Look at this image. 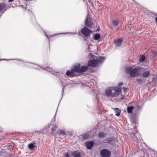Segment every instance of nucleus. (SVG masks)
Wrapping results in <instances>:
<instances>
[{
  "label": "nucleus",
  "mask_w": 157,
  "mask_h": 157,
  "mask_svg": "<svg viewBox=\"0 0 157 157\" xmlns=\"http://www.w3.org/2000/svg\"><path fill=\"white\" fill-rule=\"evenodd\" d=\"M120 89L117 87H115L112 88H108L105 91L106 95L108 97H117L119 95Z\"/></svg>",
  "instance_id": "1"
},
{
  "label": "nucleus",
  "mask_w": 157,
  "mask_h": 157,
  "mask_svg": "<svg viewBox=\"0 0 157 157\" xmlns=\"http://www.w3.org/2000/svg\"><path fill=\"white\" fill-rule=\"evenodd\" d=\"M140 136V135L137 131H136L135 132H133L130 134V137L131 139L133 141L138 143V138Z\"/></svg>",
  "instance_id": "2"
},
{
  "label": "nucleus",
  "mask_w": 157,
  "mask_h": 157,
  "mask_svg": "<svg viewBox=\"0 0 157 157\" xmlns=\"http://www.w3.org/2000/svg\"><path fill=\"white\" fill-rule=\"evenodd\" d=\"M111 154L110 151L107 149H103L100 151V155L102 157H109Z\"/></svg>",
  "instance_id": "3"
},
{
  "label": "nucleus",
  "mask_w": 157,
  "mask_h": 157,
  "mask_svg": "<svg viewBox=\"0 0 157 157\" xmlns=\"http://www.w3.org/2000/svg\"><path fill=\"white\" fill-rule=\"evenodd\" d=\"M81 32L86 37L89 36L92 33V31L86 27L82 29Z\"/></svg>",
  "instance_id": "4"
},
{
  "label": "nucleus",
  "mask_w": 157,
  "mask_h": 157,
  "mask_svg": "<svg viewBox=\"0 0 157 157\" xmlns=\"http://www.w3.org/2000/svg\"><path fill=\"white\" fill-rule=\"evenodd\" d=\"M140 68L136 67L132 69L130 76L131 77H134L136 76H138L139 75V71Z\"/></svg>",
  "instance_id": "5"
},
{
  "label": "nucleus",
  "mask_w": 157,
  "mask_h": 157,
  "mask_svg": "<svg viewBox=\"0 0 157 157\" xmlns=\"http://www.w3.org/2000/svg\"><path fill=\"white\" fill-rule=\"evenodd\" d=\"M85 25L86 27L90 29L92 28V26L93 25V24L91 22V19L89 18L88 17L86 18L85 21Z\"/></svg>",
  "instance_id": "6"
},
{
  "label": "nucleus",
  "mask_w": 157,
  "mask_h": 157,
  "mask_svg": "<svg viewBox=\"0 0 157 157\" xmlns=\"http://www.w3.org/2000/svg\"><path fill=\"white\" fill-rule=\"evenodd\" d=\"M98 64V61L96 59H93L89 61L88 62L87 65L89 66L95 67L97 66Z\"/></svg>",
  "instance_id": "7"
},
{
  "label": "nucleus",
  "mask_w": 157,
  "mask_h": 157,
  "mask_svg": "<svg viewBox=\"0 0 157 157\" xmlns=\"http://www.w3.org/2000/svg\"><path fill=\"white\" fill-rule=\"evenodd\" d=\"M151 71L147 69H145L142 74V76L144 78H147L149 76L152 75L150 73Z\"/></svg>",
  "instance_id": "8"
},
{
  "label": "nucleus",
  "mask_w": 157,
  "mask_h": 157,
  "mask_svg": "<svg viewBox=\"0 0 157 157\" xmlns=\"http://www.w3.org/2000/svg\"><path fill=\"white\" fill-rule=\"evenodd\" d=\"M80 64L78 63L77 64L73 66V67L71 68L72 69L75 73L76 72L77 73L79 74Z\"/></svg>",
  "instance_id": "9"
},
{
  "label": "nucleus",
  "mask_w": 157,
  "mask_h": 157,
  "mask_svg": "<svg viewBox=\"0 0 157 157\" xmlns=\"http://www.w3.org/2000/svg\"><path fill=\"white\" fill-rule=\"evenodd\" d=\"M66 74L67 76L71 77L74 76L75 72L71 68V70H68L67 71Z\"/></svg>",
  "instance_id": "10"
},
{
  "label": "nucleus",
  "mask_w": 157,
  "mask_h": 157,
  "mask_svg": "<svg viewBox=\"0 0 157 157\" xmlns=\"http://www.w3.org/2000/svg\"><path fill=\"white\" fill-rule=\"evenodd\" d=\"M88 67L87 66H82L80 67L79 74H81L86 71L88 69Z\"/></svg>",
  "instance_id": "11"
},
{
  "label": "nucleus",
  "mask_w": 157,
  "mask_h": 157,
  "mask_svg": "<svg viewBox=\"0 0 157 157\" xmlns=\"http://www.w3.org/2000/svg\"><path fill=\"white\" fill-rule=\"evenodd\" d=\"M85 145L86 147L89 149H90L91 148L92 146H93L94 143L92 141L86 142L85 143Z\"/></svg>",
  "instance_id": "12"
},
{
  "label": "nucleus",
  "mask_w": 157,
  "mask_h": 157,
  "mask_svg": "<svg viewBox=\"0 0 157 157\" xmlns=\"http://www.w3.org/2000/svg\"><path fill=\"white\" fill-rule=\"evenodd\" d=\"M54 121H52L48 124L49 127H51V129L52 131L55 130L56 128H57V126L56 125L54 124Z\"/></svg>",
  "instance_id": "13"
},
{
  "label": "nucleus",
  "mask_w": 157,
  "mask_h": 157,
  "mask_svg": "<svg viewBox=\"0 0 157 157\" xmlns=\"http://www.w3.org/2000/svg\"><path fill=\"white\" fill-rule=\"evenodd\" d=\"M71 155L73 157H81V154L79 152L75 151L71 153Z\"/></svg>",
  "instance_id": "14"
},
{
  "label": "nucleus",
  "mask_w": 157,
  "mask_h": 157,
  "mask_svg": "<svg viewBox=\"0 0 157 157\" xmlns=\"http://www.w3.org/2000/svg\"><path fill=\"white\" fill-rule=\"evenodd\" d=\"M122 41V39H118L114 41V43L117 46H120L121 45Z\"/></svg>",
  "instance_id": "15"
},
{
  "label": "nucleus",
  "mask_w": 157,
  "mask_h": 157,
  "mask_svg": "<svg viewBox=\"0 0 157 157\" xmlns=\"http://www.w3.org/2000/svg\"><path fill=\"white\" fill-rule=\"evenodd\" d=\"M115 112L116 113L115 115L117 116H119L120 115L121 111L118 108H115L113 109Z\"/></svg>",
  "instance_id": "16"
},
{
  "label": "nucleus",
  "mask_w": 157,
  "mask_h": 157,
  "mask_svg": "<svg viewBox=\"0 0 157 157\" xmlns=\"http://www.w3.org/2000/svg\"><path fill=\"white\" fill-rule=\"evenodd\" d=\"M134 108V107L133 106H128L127 109V113L129 114H132V111Z\"/></svg>",
  "instance_id": "17"
},
{
  "label": "nucleus",
  "mask_w": 157,
  "mask_h": 157,
  "mask_svg": "<svg viewBox=\"0 0 157 157\" xmlns=\"http://www.w3.org/2000/svg\"><path fill=\"white\" fill-rule=\"evenodd\" d=\"M140 153L142 155L140 156L141 157H149L148 153L146 152H144L143 151H140Z\"/></svg>",
  "instance_id": "18"
},
{
  "label": "nucleus",
  "mask_w": 157,
  "mask_h": 157,
  "mask_svg": "<svg viewBox=\"0 0 157 157\" xmlns=\"http://www.w3.org/2000/svg\"><path fill=\"white\" fill-rule=\"evenodd\" d=\"M119 22L118 20H113L112 23V25L116 27L119 25Z\"/></svg>",
  "instance_id": "19"
},
{
  "label": "nucleus",
  "mask_w": 157,
  "mask_h": 157,
  "mask_svg": "<svg viewBox=\"0 0 157 157\" xmlns=\"http://www.w3.org/2000/svg\"><path fill=\"white\" fill-rule=\"evenodd\" d=\"M82 139L83 140H86L88 138H89L90 137V136L89 134L87 133H84L82 135Z\"/></svg>",
  "instance_id": "20"
},
{
  "label": "nucleus",
  "mask_w": 157,
  "mask_h": 157,
  "mask_svg": "<svg viewBox=\"0 0 157 157\" xmlns=\"http://www.w3.org/2000/svg\"><path fill=\"white\" fill-rule=\"evenodd\" d=\"M157 55V52L155 51H154L151 52L150 56V59H153V58L156 56Z\"/></svg>",
  "instance_id": "21"
},
{
  "label": "nucleus",
  "mask_w": 157,
  "mask_h": 157,
  "mask_svg": "<svg viewBox=\"0 0 157 157\" xmlns=\"http://www.w3.org/2000/svg\"><path fill=\"white\" fill-rule=\"evenodd\" d=\"M105 58L104 57H100L99 58L97 59L98 61V63H102L105 60Z\"/></svg>",
  "instance_id": "22"
},
{
  "label": "nucleus",
  "mask_w": 157,
  "mask_h": 157,
  "mask_svg": "<svg viewBox=\"0 0 157 157\" xmlns=\"http://www.w3.org/2000/svg\"><path fill=\"white\" fill-rule=\"evenodd\" d=\"M35 144V142H33L32 143H30L28 146L29 148L31 149L35 147L34 145Z\"/></svg>",
  "instance_id": "23"
},
{
  "label": "nucleus",
  "mask_w": 157,
  "mask_h": 157,
  "mask_svg": "<svg viewBox=\"0 0 157 157\" xmlns=\"http://www.w3.org/2000/svg\"><path fill=\"white\" fill-rule=\"evenodd\" d=\"M132 70V69L131 68L127 67L126 68L125 71L126 73L128 74L130 73V75Z\"/></svg>",
  "instance_id": "24"
},
{
  "label": "nucleus",
  "mask_w": 157,
  "mask_h": 157,
  "mask_svg": "<svg viewBox=\"0 0 157 157\" xmlns=\"http://www.w3.org/2000/svg\"><path fill=\"white\" fill-rule=\"evenodd\" d=\"M105 136H106V134L103 132H101L98 134V136L100 138H103Z\"/></svg>",
  "instance_id": "25"
},
{
  "label": "nucleus",
  "mask_w": 157,
  "mask_h": 157,
  "mask_svg": "<svg viewBox=\"0 0 157 157\" xmlns=\"http://www.w3.org/2000/svg\"><path fill=\"white\" fill-rule=\"evenodd\" d=\"M6 7V5L4 4H0V11L3 10Z\"/></svg>",
  "instance_id": "26"
},
{
  "label": "nucleus",
  "mask_w": 157,
  "mask_h": 157,
  "mask_svg": "<svg viewBox=\"0 0 157 157\" xmlns=\"http://www.w3.org/2000/svg\"><path fill=\"white\" fill-rule=\"evenodd\" d=\"M100 34L98 33H97L94 36V39L95 40H97L100 38Z\"/></svg>",
  "instance_id": "27"
},
{
  "label": "nucleus",
  "mask_w": 157,
  "mask_h": 157,
  "mask_svg": "<svg viewBox=\"0 0 157 157\" xmlns=\"http://www.w3.org/2000/svg\"><path fill=\"white\" fill-rule=\"evenodd\" d=\"M145 58V56L144 55H141L140 57L139 61L140 62H143Z\"/></svg>",
  "instance_id": "28"
},
{
  "label": "nucleus",
  "mask_w": 157,
  "mask_h": 157,
  "mask_svg": "<svg viewBox=\"0 0 157 157\" xmlns=\"http://www.w3.org/2000/svg\"><path fill=\"white\" fill-rule=\"evenodd\" d=\"M143 79L141 78H138L136 79V81L138 82L139 84H141L143 82Z\"/></svg>",
  "instance_id": "29"
},
{
  "label": "nucleus",
  "mask_w": 157,
  "mask_h": 157,
  "mask_svg": "<svg viewBox=\"0 0 157 157\" xmlns=\"http://www.w3.org/2000/svg\"><path fill=\"white\" fill-rule=\"evenodd\" d=\"M59 134H62V136H64L66 135V133L64 131H63V130H61L59 132Z\"/></svg>",
  "instance_id": "30"
},
{
  "label": "nucleus",
  "mask_w": 157,
  "mask_h": 157,
  "mask_svg": "<svg viewBox=\"0 0 157 157\" xmlns=\"http://www.w3.org/2000/svg\"><path fill=\"white\" fill-rule=\"evenodd\" d=\"M135 107L137 109H140L141 108V106L139 105H136Z\"/></svg>",
  "instance_id": "31"
},
{
  "label": "nucleus",
  "mask_w": 157,
  "mask_h": 157,
  "mask_svg": "<svg viewBox=\"0 0 157 157\" xmlns=\"http://www.w3.org/2000/svg\"><path fill=\"white\" fill-rule=\"evenodd\" d=\"M106 140L109 143H110V142L112 141V140L110 138H108L107 139H106Z\"/></svg>",
  "instance_id": "32"
},
{
  "label": "nucleus",
  "mask_w": 157,
  "mask_h": 157,
  "mask_svg": "<svg viewBox=\"0 0 157 157\" xmlns=\"http://www.w3.org/2000/svg\"><path fill=\"white\" fill-rule=\"evenodd\" d=\"M69 155L68 153H67L64 156V157H69Z\"/></svg>",
  "instance_id": "33"
},
{
  "label": "nucleus",
  "mask_w": 157,
  "mask_h": 157,
  "mask_svg": "<svg viewBox=\"0 0 157 157\" xmlns=\"http://www.w3.org/2000/svg\"><path fill=\"white\" fill-rule=\"evenodd\" d=\"M123 84V83L122 82H119L118 84V86H120L122 85Z\"/></svg>",
  "instance_id": "34"
},
{
  "label": "nucleus",
  "mask_w": 157,
  "mask_h": 157,
  "mask_svg": "<svg viewBox=\"0 0 157 157\" xmlns=\"http://www.w3.org/2000/svg\"><path fill=\"white\" fill-rule=\"evenodd\" d=\"M123 89L124 91H126L127 90V88L125 87H123Z\"/></svg>",
  "instance_id": "35"
},
{
  "label": "nucleus",
  "mask_w": 157,
  "mask_h": 157,
  "mask_svg": "<svg viewBox=\"0 0 157 157\" xmlns=\"http://www.w3.org/2000/svg\"><path fill=\"white\" fill-rule=\"evenodd\" d=\"M100 27L99 26L98 29H97L96 31H99L100 30Z\"/></svg>",
  "instance_id": "36"
},
{
  "label": "nucleus",
  "mask_w": 157,
  "mask_h": 157,
  "mask_svg": "<svg viewBox=\"0 0 157 157\" xmlns=\"http://www.w3.org/2000/svg\"><path fill=\"white\" fill-rule=\"evenodd\" d=\"M13 1V0H9L8 2H12Z\"/></svg>",
  "instance_id": "37"
},
{
  "label": "nucleus",
  "mask_w": 157,
  "mask_h": 157,
  "mask_svg": "<svg viewBox=\"0 0 157 157\" xmlns=\"http://www.w3.org/2000/svg\"><path fill=\"white\" fill-rule=\"evenodd\" d=\"M78 35H80V32H78Z\"/></svg>",
  "instance_id": "38"
},
{
  "label": "nucleus",
  "mask_w": 157,
  "mask_h": 157,
  "mask_svg": "<svg viewBox=\"0 0 157 157\" xmlns=\"http://www.w3.org/2000/svg\"><path fill=\"white\" fill-rule=\"evenodd\" d=\"M84 37V39H85V40H86V37Z\"/></svg>",
  "instance_id": "39"
},
{
  "label": "nucleus",
  "mask_w": 157,
  "mask_h": 157,
  "mask_svg": "<svg viewBox=\"0 0 157 157\" xmlns=\"http://www.w3.org/2000/svg\"><path fill=\"white\" fill-rule=\"evenodd\" d=\"M20 6H21L23 7H24V6L23 5H21Z\"/></svg>",
  "instance_id": "40"
},
{
  "label": "nucleus",
  "mask_w": 157,
  "mask_h": 157,
  "mask_svg": "<svg viewBox=\"0 0 157 157\" xmlns=\"http://www.w3.org/2000/svg\"><path fill=\"white\" fill-rule=\"evenodd\" d=\"M62 90H63V88Z\"/></svg>",
  "instance_id": "41"
},
{
  "label": "nucleus",
  "mask_w": 157,
  "mask_h": 157,
  "mask_svg": "<svg viewBox=\"0 0 157 157\" xmlns=\"http://www.w3.org/2000/svg\"><path fill=\"white\" fill-rule=\"evenodd\" d=\"M3 60H6V59H3Z\"/></svg>",
  "instance_id": "42"
},
{
  "label": "nucleus",
  "mask_w": 157,
  "mask_h": 157,
  "mask_svg": "<svg viewBox=\"0 0 157 157\" xmlns=\"http://www.w3.org/2000/svg\"><path fill=\"white\" fill-rule=\"evenodd\" d=\"M62 84L63 85V82H62Z\"/></svg>",
  "instance_id": "43"
},
{
  "label": "nucleus",
  "mask_w": 157,
  "mask_h": 157,
  "mask_svg": "<svg viewBox=\"0 0 157 157\" xmlns=\"http://www.w3.org/2000/svg\"><path fill=\"white\" fill-rule=\"evenodd\" d=\"M152 152H154V151H152Z\"/></svg>",
  "instance_id": "44"
}]
</instances>
